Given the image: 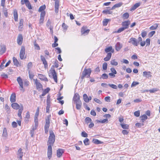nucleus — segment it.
I'll list each match as a JSON object with an SVG mask.
<instances>
[{
  "label": "nucleus",
  "instance_id": "nucleus-58",
  "mask_svg": "<svg viewBox=\"0 0 160 160\" xmlns=\"http://www.w3.org/2000/svg\"><path fill=\"white\" fill-rule=\"evenodd\" d=\"M139 84L138 82H133L132 83L131 87H135L136 85H138Z\"/></svg>",
  "mask_w": 160,
  "mask_h": 160
},
{
  "label": "nucleus",
  "instance_id": "nucleus-35",
  "mask_svg": "<svg viewBox=\"0 0 160 160\" xmlns=\"http://www.w3.org/2000/svg\"><path fill=\"white\" fill-rule=\"evenodd\" d=\"M140 118L142 122H144V120L147 119L148 118V117L146 115L144 114L141 116Z\"/></svg>",
  "mask_w": 160,
  "mask_h": 160
},
{
  "label": "nucleus",
  "instance_id": "nucleus-62",
  "mask_svg": "<svg viewBox=\"0 0 160 160\" xmlns=\"http://www.w3.org/2000/svg\"><path fill=\"white\" fill-rule=\"evenodd\" d=\"M150 39L149 38H147L145 42H146V46H149L150 45Z\"/></svg>",
  "mask_w": 160,
  "mask_h": 160
},
{
  "label": "nucleus",
  "instance_id": "nucleus-49",
  "mask_svg": "<svg viewBox=\"0 0 160 160\" xmlns=\"http://www.w3.org/2000/svg\"><path fill=\"white\" fill-rule=\"evenodd\" d=\"M134 115L137 117H138L140 116V111L139 110L135 111L134 113Z\"/></svg>",
  "mask_w": 160,
  "mask_h": 160
},
{
  "label": "nucleus",
  "instance_id": "nucleus-61",
  "mask_svg": "<svg viewBox=\"0 0 160 160\" xmlns=\"http://www.w3.org/2000/svg\"><path fill=\"white\" fill-rule=\"evenodd\" d=\"M110 70L112 73H113L114 74H116L117 73L116 70L114 68H111L110 69Z\"/></svg>",
  "mask_w": 160,
  "mask_h": 160
},
{
  "label": "nucleus",
  "instance_id": "nucleus-9",
  "mask_svg": "<svg viewBox=\"0 0 160 160\" xmlns=\"http://www.w3.org/2000/svg\"><path fill=\"white\" fill-rule=\"evenodd\" d=\"M129 42L135 46H137L138 43V42L137 40L135 38H131L129 39Z\"/></svg>",
  "mask_w": 160,
  "mask_h": 160
},
{
  "label": "nucleus",
  "instance_id": "nucleus-53",
  "mask_svg": "<svg viewBox=\"0 0 160 160\" xmlns=\"http://www.w3.org/2000/svg\"><path fill=\"white\" fill-rule=\"evenodd\" d=\"M50 104H47L46 107V112L49 113L50 111Z\"/></svg>",
  "mask_w": 160,
  "mask_h": 160
},
{
  "label": "nucleus",
  "instance_id": "nucleus-46",
  "mask_svg": "<svg viewBox=\"0 0 160 160\" xmlns=\"http://www.w3.org/2000/svg\"><path fill=\"white\" fill-rule=\"evenodd\" d=\"M158 27V25L156 24L153 26H152L150 28V30H153L156 29Z\"/></svg>",
  "mask_w": 160,
  "mask_h": 160
},
{
  "label": "nucleus",
  "instance_id": "nucleus-20",
  "mask_svg": "<svg viewBox=\"0 0 160 160\" xmlns=\"http://www.w3.org/2000/svg\"><path fill=\"white\" fill-rule=\"evenodd\" d=\"M11 106L14 109L17 110L19 108L20 106L17 103H13L12 104Z\"/></svg>",
  "mask_w": 160,
  "mask_h": 160
},
{
  "label": "nucleus",
  "instance_id": "nucleus-31",
  "mask_svg": "<svg viewBox=\"0 0 160 160\" xmlns=\"http://www.w3.org/2000/svg\"><path fill=\"white\" fill-rule=\"evenodd\" d=\"M92 142L93 143L97 144H99L103 143L102 142L97 139H93L92 140Z\"/></svg>",
  "mask_w": 160,
  "mask_h": 160
},
{
  "label": "nucleus",
  "instance_id": "nucleus-17",
  "mask_svg": "<svg viewBox=\"0 0 160 160\" xmlns=\"http://www.w3.org/2000/svg\"><path fill=\"white\" fill-rule=\"evenodd\" d=\"M143 76L146 78H151L152 76L151 74V72L150 71H144L143 72Z\"/></svg>",
  "mask_w": 160,
  "mask_h": 160
},
{
  "label": "nucleus",
  "instance_id": "nucleus-6",
  "mask_svg": "<svg viewBox=\"0 0 160 160\" xmlns=\"http://www.w3.org/2000/svg\"><path fill=\"white\" fill-rule=\"evenodd\" d=\"M50 73L53 76V78L55 82H57V77L56 73L54 69L50 70Z\"/></svg>",
  "mask_w": 160,
  "mask_h": 160
},
{
  "label": "nucleus",
  "instance_id": "nucleus-25",
  "mask_svg": "<svg viewBox=\"0 0 160 160\" xmlns=\"http://www.w3.org/2000/svg\"><path fill=\"white\" fill-rule=\"evenodd\" d=\"M112 53L111 52H108L107 54L106 57L104 58V60L105 61H108L109 60L112 56Z\"/></svg>",
  "mask_w": 160,
  "mask_h": 160
},
{
  "label": "nucleus",
  "instance_id": "nucleus-54",
  "mask_svg": "<svg viewBox=\"0 0 160 160\" xmlns=\"http://www.w3.org/2000/svg\"><path fill=\"white\" fill-rule=\"evenodd\" d=\"M29 77L30 79L32 80L33 79V77L34 76V75L32 74V73H31L30 72V71H29Z\"/></svg>",
  "mask_w": 160,
  "mask_h": 160
},
{
  "label": "nucleus",
  "instance_id": "nucleus-13",
  "mask_svg": "<svg viewBox=\"0 0 160 160\" xmlns=\"http://www.w3.org/2000/svg\"><path fill=\"white\" fill-rule=\"evenodd\" d=\"M33 80L35 82V83L37 89L39 91L42 88V85L39 82H38L37 79H34Z\"/></svg>",
  "mask_w": 160,
  "mask_h": 160
},
{
  "label": "nucleus",
  "instance_id": "nucleus-7",
  "mask_svg": "<svg viewBox=\"0 0 160 160\" xmlns=\"http://www.w3.org/2000/svg\"><path fill=\"white\" fill-rule=\"evenodd\" d=\"M21 4H25L26 5L29 9H32V7L30 3L28 0H21Z\"/></svg>",
  "mask_w": 160,
  "mask_h": 160
},
{
  "label": "nucleus",
  "instance_id": "nucleus-10",
  "mask_svg": "<svg viewBox=\"0 0 160 160\" xmlns=\"http://www.w3.org/2000/svg\"><path fill=\"white\" fill-rule=\"evenodd\" d=\"M25 54V48L23 46H22L20 52V57L21 59H22L24 58V56Z\"/></svg>",
  "mask_w": 160,
  "mask_h": 160
},
{
  "label": "nucleus",
  "instance_id": "nucleus-21",
  "mask_svg": "<svg viewBox=\"0 0 160 160\" xmlns=\"http://www.w3.org/2000/svg\"><path fill=\"white\" fill-rule=\"evenodd\" d=\"M10 100L11 102H14L16 101V95L15 93H13L11 95Z\"/></svg>",
  "mask_w": 160,
  "mask_h": 160
},
{
  "label": "nucleus",
  "instance_id": "nucleus-52",
  "mask_svg": "<svg viewBox=\"0 0 160 160\" xmlns=\"http://www.w3.org/2000/svg\"><path fill=\"white\" fill-rule=\"evenodd\" d=\"M125 30V29L123 27H121L116 32L118 33H119Z\"/></svg>",
  "mask_w": 160,
  "mask_h": 160
},
{
  "label": "nucleus",
  "instance_id": "nucleus-22",
  "mask_svg": "<svg viewBox=\"0 0 160 160\" xmlns=\"http://www.w3.org/2000/svg\"><path fill=\"white\" fill-rule=\"evenodd\" d=\"M76 105V108L77 109L80 110L81 109L82 105V103L81 101L74 103Z\"/></svg>",
  "mask_w": 160,
  "mask_h": 160
},
{
  "label": "nucleus",
  "instance_id": "nucleus-48",
  "mask_svg": "<svg viewBox=\"0 0 160 160\" xmlns=\"http://www.w3.org/2000/svg\"><path fill=\"white\" fill-rule=\"evenodd\" d=\"M101 78L103 79H107L108 78V75L106 73H104L102 75Z\"/></svg>",
  "mask_w": 160,
  "mask_h": 160
},
{
  "label": "nucleus",
  "instance_id": "nucleus-27",
  "mask_svg": "<svg viewBox=\"0 0 160 160\" xmlns=\"http://www.w3.org/2000/svg\"><path fill=\"white\" fill-rule=\"evenodd\" d=\"M23 19H21L20 21L19 26L18 27V29L19 31H21L22 30V29L23 26Z\"/></svg>",
  "mask_w": 160,
  "mask_h": 160
},
{
  "label": "nucleus",
  "instance_id": "nucleus-41",
  "mask_svg": "<svg viewBox=\"0 0 160 160\" xmlns=\"http://www.w3.org/2000/svg\"><path fill=\"white\" fill-rule=\"evenodd\" d=\"M102 13L105 14H111L112 13V11H111L109 10H105L102 11Z\"/></svg>",
  "mask_w": 160,
  "mask_h": 160
},
{
  "label": "nucleus",
  "instance_id": "nucleus-8",
  "mask_svg": "<svg viewBox=\"0 0 160 160\" xmlns=\"http://www.w3.org/2000/svg\"><path fill=\"white\" fill-rule=\"evenodd\" d=\"M130 24V22L129 20L125 21L122 22V25L125 29H128L129 28V25Z\"/></svg>",
  "mask_w": 160,
  "mask_h": 160
},
{
  "label": "nucleus",
  "instance_id": "nucleus-5",
  "mask_svg": "<svg viewBox=\"0 0 160 160\" xmlns=\"http://www.w3.org/2000/svg\"><path fill=\"white\" fill-rule=\"evenodd\" d=\"M17 81L18 82L21 89L20 90L24 91V89L23 88V83L22 79L20 77H18L17 78Z\"/></svg>",
  "mask_w": 160,
  "mask_h": 160
},
{
  "label": "nucleus",
  "instance_id": "nucleus-50",
  "mask_svg": "<svg viewBox=\"0 0 160 160\" xmlns=\"http://www.w3.org/2000/svg\"><path fill=\"white\" fill-rule=\"evenodd\" d=\"M38 76L39 79H40L41 80H43V79H44V78L45 77V76L41 74H38Z\"/></svg>",
  "mask_w": 160,
  "mask_h": 160
},
{
  "label": "nucleus",
  "instance_id": "nucleus-47",
  "mask_svg": "<svg viewBox=\"0 0 160 160\" xmlns=\"http://www.w3.org/2000/svg\"><path fill=\"white\" fill-rule=\"evenodd\" d=\"M121 125L122 127L125 129H128L129 128V126L128 124H121Z\"/></svg>",
  "mask_w": 160,
  "mask_h": 160
},
{
  "label": "nucleus",
  "instance_id": "nucleus-40",
  "mask_svg": "<svg viewBox=\"0 0 160 160\" xmlns=\"http://www.w3.org/2000/svg\"><path fill=\"white\" fill-rule=\"evenodd\" d=\"M85 145H88L89 144V139L88 138H86L83 141Z\"/></svg>",
  "mask_w": 160,
  "mask_h": 160
},
{
  "label": "nucleus",
  "instance_id": "nucleus-24",
  "mask_svg": "<svg viewBox=\"0 0 160 160\" xmlns=\"http://www.w3.org/2000/svg\"><path fill=\"white\" fill-rule=\"evenodd\" d=\"M122 4L123 3L122 2H120L116 4L111 8V10H113L116 8L120 7L122 5Z\"/></svg>",
  "mask_w": 160,
  "mask_h": 160
},
{
  "label": "nucleus",
  "instance_id": "nucleus-44",
  "mask_svg": "<svg viewBox=\"0 0 160 160\" xmlns=\"http://www.w3.org/2000/svg\"><path fill=\"white\" fill-rule=\"evenodd\" d=\"M108 85L112 88L116 89H117V86L113 84H108Z\"/></svg>",
  "mask_w": 160,
  "mask_h": 160
},
{
  "label": "nucleus",
  "instance_id": "nucleus-12",
  "mask_svg": "<svg viewBox=\"0 0 160 160\" xmlns=\"http://www.w3.org/2000/svg\"><path fill=\"white\" fill-rule=\"evenodd\" d=\"M89 31V29H87L86 27H83L81 29V32L82 34H84L85 35L88 34Z\"/></svg>",
  "mask_w": 160,
  "mask_h": 160
},
{
  "label": "nucleus",
  "instance_id": "nucleus-38",
  "mask_svg": "<svg viewBox=\"0 0 160 160\" xmlns=\"http://www.w3.org/2000/svg\"><path fill=\"white\" fill-rule=\"evenodd\" d=\"M2 136L5 137H7L8 136L7 130L5 128L3 129Z\"/></svg>",
  "mask_w": 160,
  "mask_h": 160
},
{
  "label": "nucleus",
  "instance_id": "nucleus-1",
  "mask_svg": "<svg viewBox=\"0 0 160 160\" xmlns=\"http://www.w3.org/2000/svg\"><path fill=\"white\" fill-rule=\"evenodd\" d=\"M50 136L48 141V143L51 146L53 145V144L55 141V135L52 131H49Z\"/></svg>",
  "mask_w": 160,
  "mask_h": 160
},
{
  "label": "nucleus",
  "instance_id": "nucleus-34",
  "mask_svg": "<svg viewBox=\"0 0 160 160\" xmlns=\"http://www.w3.org/2000/svg\"><path fill=\"white\" fill-rule=\"evenodd\" d=\"M83 99L85 102H89V99H88V97L86 94H84L83 95Z\"/></svg>",
  "mask_w": 160,
  "mask_h": 160
},
{
  "label": "nucleus",
  "instance_id": "nucleus-36",
  "mask_svg": "<svg viewBox=\"0 0 160 160\" xmlns=\"http://www.w3.org/2000/svg\"><path fill=\"white\" fill-rule=\"evenodd\" d=\"M143 122H142L140 123H137L135 124V126H136L138 128H140L141 127L143 126L144 125V124L143 123Z\"/></svg>",
  "mask_w": 160,
  "mask_h": 160
},
{
  "label": "nucleus",
  "instance_id": "nucleus-45",
  "mask_svg": "<svg viewBox=\"0 0 160 160\" xmlns=\"http://www.w3.org/2000/svg\"><path fill=\"white\" fill-rule=\"evenodd\" d=\"M109 20L107 19H104L103 21V24L104 26H106L107 25L108 22Z\"/></svg>",
  "mask_w": 160,
  "mask_h": 160
},
{
  "label": "nucleus",
  "instance_id": "nucleus-33",
  "mask_svg": "<svg viewBox=\"0 0 160 160\" xmlns=\"http://www.w3.org/2000/svg\"><path fill=\"white\" fill-rule=\"evenodd\" d=\"M13 61L14 65L17 66H18L19 64L18 62L17 59L14 57L13 58Z\"/></svg>",
  "mask_w": 160,
  "mask_h": 160
},
{
  "label": "nucleus",
  "instance_id": "nucleus-64",
  "mask_svg": "<svg viewBox=\"0 0 160 160\" xmlns=\"http://www.w3.org/2000/svg\"><path fill=\"white\" fill-rule=\"evenodd\" d=\"M62 27L63 29L65 30H67L68 27L64 23H62Z\"/></svg>",
  "mask_w": 160,
  "mask_h": 160
},
{
  "label": "nucleus",
  "instance_id": "nucleus-57",
  "mask_svg": "<svg viewBox=\"0 0 160 160\" xmlns=\"http://www.w3.org/2000/svg\"><path fill=\"white\" fill-rule=\"evenodd\" d=\"M107 64L106 62L104 63L102 65V68L104 70H106L107 69Z\"/></svg>",
  "mask_w": 160,
  "mask_h": 160
},
{
  "label": "nucleus",
  "instance_id": "nucleus-42",
  "mask_svg": "<svg viewBox=\"0 0 160 160\" xmlns=\"http://www.w3.org/2000/svg\"><path fill=\"white\" fill-rule=\"evenodd\" d=\"M129 15L128 13L126 12L123 14L122 15V18L124 19H127L129 17Z\"/></svg>",
  "mask_w": 160,
  "mask_h": 160
},
{
  "label": "nucleus",
  "instance_id": "nucleus-19",
  "mask_svg": "<svg viewBox=\"0 0 160 160\" xmlns=\"http://www.w3.org/2000/svg\"><path fill=\"white\" fill-rule=\"evenodd\" d=\"M105 52L106 53H108L109 52H111V53H113L114 52V50L112 48V46H110L106 48L105 49Z\"/></svg>",
  "mask_w": 160,
  "mask_h": 160
},
{
  "label": "nucleus",
  "instance_id": "nucleus-3",
  "mask_svg": "<svg viewBox=\"0 0 160 160\" xmlns=\"http://www.w3.org/2000/svg\"><path fill=\"white\" fill-rule=\"evenodd\" d=\"M50 115L48 116L47 118L45 120V124L44 126V130L45 133H48L49 128L50 126Z\"/></svg>",
  "mask_w": 160,
  "mask_h": 160
},
{
  "label": "nucleus",
  "instance_id": "nucleus-14",
  "mask_svg": "<svg viewBox=\"0 0 160 160\" xmlns=\"http://www.w3.org/2000/svg\"><path fill=\"white\" fill-rule=\"evenodd\" d=\"M22 149L21 148H20L17 153L18 158H19V160H22V157L23 155V152H22Z\"/></svg>",
  "mask_w": 160,
  "mask_h": 160
},
{
  "label": "nucleus",
  "instance_id": "nucleus-39",
  "mask_svg": "<svg viewBox=\"0 0 160 160\" xmlns=\"http://www.w3.org/2000/svg\"><path fill=\"white\" fill-rule=\"evenodd\" d=\"M85 122L87 124L90 122L91 123L92 122V119L89 117H86L85 118Z\"/></svg>",
  "mask_w": 160,
  "mask_h": 160
},
{
  "label": "nucleus",
  "instance_id": "nucleus-59",
  "mask_svg": "<svg viewBox=\"0 0 160 160\" xmlns=\"http://www.w3.org/2000/svg\"><path fill=\"white\" fill-rule=\"evenodd\" d=\"M45 14L46 13L45 11H42L41 12L40 14V18H44Z\"/></svg>",
  "mask_w": 160,
  "mask_h": 160
},
{
  "label": "nucleus",
  "instance_id": "nucleus-2",
  "mask_svg": "<svg viewBox=\"0 0 160 160\" xmlns=\"http://www.w3.org/2000/svg\"><path fill=\"white\" fill-rule=\"evenodd\" d=\"M91 73V70L90 68L86 69H84L83 71L82 75L81 76V79L83 80L84 78L86 77L87 78L90 77Z\"/></svg>",
  "mask_w": 160,
  "mask_h": 160
},
{
  "label": "nucleus",
  "instance_id": "nucleus-56",
  "mask_svg": "<svg viewBox=\"0 0 160 160\" xmlns=\"http://www.w3.org/2000/svg\"><path fill=\"white\" fill-rule=\"evenodd\" d=\"M50 96L49 95H48L47 97V104H50Z\"/></svg>",
  "mask_w": 160,
  "mask_h": 160
},
{
  "label": "nucleus",
  "instance_id": "nucleus-37",
  "mask_svg": "<svg viewBox=\"0 0 160 160\" xmlns=\"http://www.w3.org/2000/svg\"><path fill=\"white\" fill-rule=\"evenodd\" d=\"M46 8V6L45 5H44L42 6H41L38 9V12H42L43 11H44Z\"/></svg>",
  "mask_w": 160,
  "mask_h": 160
},
{
  "label": "nucleus",
  "instance_id": "nucleus-43",
  "mask_svg": "<svg viewBox=\"0 0 160 160\" xmlns=\"http://www.w3.org/2000/svg\"><path fill=\"white\" fill-rule=\"evenodd\" d=\"M111 64L112 65L117 66L118 65V62L115 59H113L111 61Z\"/></svg>",
  "mask_w": 160,
  "mask_h": 160
},
{
  "label": "nucleus",
  "instance_id": "nucleus-29",
  "mask_svg": "<svg viewBox=\"0 0 160 160\" xmlns=\"http://www.w3.org/2000/svg\"><path fill=\"white\" fill-rule=\"evenodd\" d=\"M140 5V3L138 2L135 3L131 8V10H134L136 9L137 8L139 7Z\"/></svg>",
  "mask_w": 160,
  "mask_h": 160
},
{
  "label": "nucleus",
  "instance_id": "nucleus-16",
  "mask_svg": "<svg viewBox=\"0 0 160 160\" xmlns=\"http://www.w3.org/2000/svg\"><path fill=\"white\" fill-rule=\"evenodd\" d=\"M23 38L21 34H19L17 38V43L18 45H20L22 42Z\"/></svg>",
  "mask_w": 160,
  "mask_h": 160
},
{
  "label": "nucleus",
  "instance_id": "nucleus-23",
  "mask_svg": "<svg viewBox=\"0 0 160 160\" xmlns=\"http://www.w3.org/2000/svg\"><path fill=\"white\" fill-rule=\"evenodd\" d=\"M14 18L15 21L17 22L18 21V14L17 10L15 9L13 12Z\"/></svg>",
  "mask_w": 160,
  "mask_h": 160
},
{
  "label": "nucleus",
  "instance_id": "nucleus-4",
  "mask_svg": "<svg viewBox=\"0 0 160 160\" xmlns=\"http://www.w3.org/2000/svg\"><path fill=\"white\" fill-rule=\"evenodd\" d=\"M48 157L49 159H50L52 157V149L51 145H49L48 148Z\"/></svg>",
  "mask_w": 160,
  "mask_h": 160
},
{
  "label": "nucleus",
  "instance_id": "nucleus-55",
  "mask_svg": "<svg viewBox=\"0 0 160 160\" xmlns=\"http://www.w3.org/2000/svg\"><path fill=\"white\" fill-rule=\"evenodd\" d=\"M82 136L83 137L87 138L88 136V134L85 132H82L81 133Z\"/></svg>",
  "mask_w": 160,
  "mask_h": 160
},
{
  "label": "nucleus",
  "instance_id": "nucleus-15",
  "mask_svg": "<svg viewBox=\"0 0 160 160\" xmlns=\"http://www.w3.org/2000/svg\"><path fill=\"white\" fill-rule=\"evenodd\" d=\"M64 152V150L63 149H58L57 150V156L58 157L60 158L61 157L62 154Z\"/></svg>",
  "mask_w": 160,
  "mask_h": 160
},
{
  "label": "nucleus",
  "instance_id": "nucleus-32",
  "mask_svg": "<svg viewBox=\"0 0 160 160\" xmlns=\"http://www.w3.org/2000/svg\"><path fill=\"white\" fill-rule=\"evenodd\" d=\"M50 89L49 88H47L46 89H45L44 90L41 96H44L47 93H48L50 91Z\"/></svg>",
  "mask_w": 160,
  "mask_h": 160
},
{
  "label": "nucleus",
  "instance_id": "nucleus-28",
  "mask_svg": "<svg viewBox=\"0 0 160 160\" xmlns=\"http://www.w3.org/2000/svg\"><path fill=\"white\" fill-rule=\"evenodd\" d=\"M6 50V48L4 46H1L0 47V54H2L4 53Z\"/></svg>",
  "mask_w": 160,
  "mask_h": 160
},
{
  "label": "nucleus",
  "instance_id": "nucleus-26",
  "mask_svg": "<svg viewBox=\"0 0 160 160\" xmlns=\"http://www.w3.org/2000/svg\"><path fill=\"white\" fill-rule=\"evenodd\" d=\"M122 47V45L120 44V43L118 42L115 45L116 50L118 51L120 50Z\"/></svg>",
  "mask_w": 160,
  "mask_h": 160
},
{
  "label": "nucleus",
  "instance_id": "nucleus-11",
  "mask_svg": "<svg viewBox=\"0 0 160 160\" xmlns=\"http://www.w3.org/2000/svg\"><path fill=\"white\" fill-rule=\"evenodd\" d=\"M80 97L78 93H76L74 94L73 99L74 103L81 101L80 99Z\"/></svg>",
  "mask_w": 160,
  "mask_h": 160
},
{
  "label": "nucleus",
  "instance_id": "nucleus-18",
  "mask_svg": "<svg viewBox=\"0 0 160 160\" xmlns=\"http://www.w3.org/2000/svg\"><path fill=\"white\" fill-rule=\"evenodd\" d=\"M59 7V2L58 0H57L55 3V11L56 13H58V12Z\"/></svg>",
  "mask_w": 160,
  "mask_h": 160
},
{
  "label": "nucleus",
  "instance_id": "nucleus-30",
  "mask_svg": "<svg viewBox=\"0 0 160 160\" xmlns=\"http://www.w3.org/2000/svg\"><path fill=\"white\" fill-rule=\"evenodd\" d=\"M35 129H36L38 126V119L37 117L34 118Z\"/></svg>",
  "mask_w": 160,
  "mask_h": 160
},
{
  "label": "nucleus",
  "instance_id": "nucleus-63",
  "mask_svg": "<svg viewBox=\"0 0 160 160\" xmlns=\"http://www.w3.org/2000/svg\"><path fill=\"white\" fill-rule=\"evenodd\" d=\"M34 46L35 47V48L37 50H39L40 49V48L38 44L37 43H35Z\"/></svg>",
  "mask_w": 160,
  "mask_h": 160
},
{
  "label": "nucleus",
  "instance_id": "nucleus-51",
  "mask_svg": "<svg viewBox=\"0 0 160 160\" xmlns=\"http://www.w3.org/2000/svg\"><path fill=\"white\" fill-rule=\"evenodd\" d=\"M55 51L57 53H61L62 51L61 50V49L60 48L58 47L55 48Z\"/></svg>",
  "mask_w": 160,
  "mask_h": 160
},
{
  "label": "nucleus",
  "instance_id": "nucleus-60",
  "mask_svg": "<svg viewBox=\"0 0 160 160\" xmlns=\"http://www.w3.org/2000/svg\"><path fill=\"white\" fill-rule=\"evenodd\" d=\"M104 99L105 101L108 102H109L110 101V97L109 96L105 97Z\"/></svg>",
  "mask_w": 160,
  "mask_h": 160
}]
</instances>
